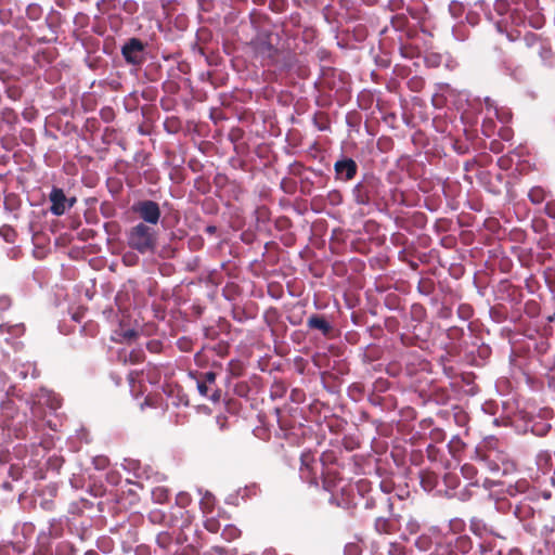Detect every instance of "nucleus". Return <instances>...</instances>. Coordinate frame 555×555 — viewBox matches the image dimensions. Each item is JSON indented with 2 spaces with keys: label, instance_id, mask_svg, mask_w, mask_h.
<instances>
[{
  "label": "nucleus",
  "instance_id": "8fccbe9b",
  "mask_svg": "<svg viewBox=\"0 0 555 555\" xmlns=\"http://www.w3.org/2000/svg\"><path fill=\"white\" fill-rule=\"evenodd\" d=\"M178 346H179L180 350H182V351H189L190 350V341L186 340V339H180L178 341Z\"/></svg>",
  "mask_w": 555,
  "mask_h": 555
},
{
  "label": "nucleus",
  "instance_id": "c03bdc74",
  "mask_svg": "<svg viewBox=\"0 0 555 555\" xmlns=\"http://www.w3.org/2000/svg\"><path fill=\"white\" fill-rule=\"evenodd\" d=\"M503 150L502 143L498 140H493L490 143V151L493 153H501Z\"/></svg>",
  "mask_w": 555,
  "mask_h": 555
},
{
  "label": "nucleus",
  "instance_id": "603ef678",
  "mask_svg": "<svg viewBox=\"0 0 555 555\" xmlns=\"http://www.w3.org/2000/svg\"><path fill=\"white\" fill-rule=\"evenodd\" d=\"M314 35H315V30L314 29H305V31H304V39L306 41L312 40Z\"/></svg>",
  "mask_w": 555,
  "mask_h": 555
},
{
  "label": "nucleus",
  "instance_id": "f257e3e1",
  "mask_svg": "<svg viewBox=\"0 0 555 555\" xmlns=\"http://www.w3.org/2000/svg\"><path fill=\"white\" fill-rule=\"evenodd\" d=\"M126 241L129 248L138 253L153 254L157 248V231L143 222L131 227L126 233Z\"/></svg>",
  "mask_w": 555,
  "mask_h": 555
},
{
  "label": "nucleus",
  "instance_id": "9b49d317",
  "mask_svg": "<svg viewBox=\"0 0 555 555\" xmlns=\"http://www.w3.org/2000/svg\"><path fill=\"white\" fill-rule=\"evenodd\" d=\"M255 50L262 57L274 60L278 55V49L271 42L270 36L264 38H257L255 40Z\"/></svg>",
  "mask_w": 555,
  "mask_h": 555
},
{
  "label": "nucleus",
  "instance_id": "2eb2a0df",
  "mask_svg": "<svg viewBox=\"0 0 555 555\" xmlns=\"http://www.w3.org/2000/svg\"><path fill=\"white\" fill-rule=\"evenodd\" d=\"M546 191L542 186H533L528 193L529 201L534 204H541L546 198Z\"/></svg>",
  "mask_w": 555,
  "mask_h": 555
},
{
  "label": "nucleus",
  "instance_id": "69168bd1",
  "mask_svg": "<svg viewBox=\"0 0 555 555\" xmlns=\"http://www.w3.org/2000/svg\"><path fill=\"white\" fill-rule=\"evenodd\" d=\"M550 428H551V426H550V425H544V428H543V430H542L541 435H543L544 433H546Z\"/></svg>",
  "mask_w": 555,
  "mask_h": 555
},
{
  "label": "nucleus",
  "instance_id": "ea45409f",
  "mask_svg": "<svg viewBox=\"0 0 555 555\" xmlns=\"http://www.w3.org/2000/svg\"><path fill=\"white\" fill-rule=\"evenodd\" d=\"M191 499L188 493H179L177 495V503L181 506H186L190 503Z\"/></svg>",
  "mask_w": 555,
  "mask_h": 555
},
{
  "label": "nucleus",
  "instance_id": "39448f33",
  "mask_svg": "<svg viewBox=\"0 0 555 555\" xmlns=\"http://www.w3.org/2000/svg\"><path fill=\"white\" fill-rule=\"evenodd\" d=\"M216 373L212 371L201 373L196 380L198 392L210 399L212 402H219L221 400V390L216 387Z\"/></svg>",
  "mask_w": 555,
  "mask_h": 555
},
{
  "label": "nucleus",
  "instance_id": "a18cd8bd",
  "mask_svg": "<svg viewBox=\"0 0 555 555\" xmlns=\"http://www.w3.org/2000/svg\"><path fill=\"white\" fill-rule=\"evenodd\" d=\"M249 18L251 24L256 26L262 18H264V16L258 12H253L250 13Z\"/></svg>",
  "mask_w": 555,
  "mask_h": 555
},
{
  "label": "nucleus",
  "instance_id": "4be33fe9",
  "mask_svg": "<svg viewBox=\"0 0 555 555\" xmlns=\"http://www.w3.org/2000/svg\"><path fill=\"white\" fill-rule=\"evenodd\" d=\"M461 473L467 480H473L477 476L478 470L473 464L466 463L461 467Z\"/></svg>",
  "mask_w": 555,
  "mask_h": 555
},
{
  "label": "nucleus",
  "instance_id": "f3484780",
  "mask_svg": "<svg viewBox=\"0 0 555 555\" xmlns=\"http://www.w3.org/2000/svg\"><path fill=\"white\" fill-rule=\"evenodd\" d=\"M417 289L423 295H430L435 289V283L431 279H421L417 285Z\"/></svg>",
  "mask_w": 555,
  "mask_h": 555
},
{
  "label": "nucleus",
  "instance_id": "0e129e2a",
  "mask_svg": "<svg viewBox=\"0 0 555 555\" xmlns=\"http://www.w3.org/2000/svg\"><path fill=\"white\" fill-rule=\"evenodd\" d=\"M3 488H4V489H8V490H11V489H12V487H11V485H10L9 482H4V483H3Z\"/></svg>",
  "mask_w": 555,
  "mask_h": 555
},
{
  "label": "nucleus",
  "instance_id": "f03ea898",
  "mask_svg": "<svg viewBox=\"0 0 555 555\" xmlns=\"http://www.w3.org/2000/svg\"><path fill=\"white\" fill-rule=\"evenodd\" d=\"M383 182L374 175H364L353 186L351 194L356 204L369 206L376 203L382 194Z\"/></svg>",
  "mask_w": 555,
  "mask_h": 555
},
{
  "label": "nucleus",
  "instance_id": "680f3d73",
  "mask_svg": "<svg viewBox=\"0 0 555 555\" xmlns=\"http://www.w3.org/2000/svg\"><path fill=\"white\" fill-rule=\"evenodd\" d=\"M546 320H547L550 323L555 322V313L550 314V315L546 318Z\"/></svg>",
  "mask_w": 555,
  "mask_h": 555
},
{
  "label": "nucleus",
  "instance_id": "49530a36",
  "mask_svg": "<svg viewBox=\"0 0 555 555\" xmlns=\"http://www.w3.org/2000/svg\"><path fill=\"white\" fill-rule=\"evenodd\" d=\"M426 451H427L428 459L431 460V461H435L436 460V453L438 452V449L435 446L429 444L427 447Z\"/></svg>",
  "mask_w": 555,
  "mask_h": 555
},
{
  "label": "nucleus",
  "instance_id": "3c124183",
  "mask_svg": "<svg viewBox=\"0 0 555 555\" xmlns=\"http://www.w3.org/2000/svg\"><path fill=\"white\" fill-rule=\"evenodd\" d=\"M108 464L107 457H99L95 461V467L96 468H104Z\"/></svg>",
  "mask_w": 555,
  "mask_h": 555
},
{
  "label": "nucleus",
  "instance_id": "72a5a7b5",
  "mask_svg": "<svg viewBox=\"0 0 555 555\" xmlns=\"http://www.w3.org/2000/svg\"><path fill=\"white\" fill-rule=\"evenodd\" d=\"M9 475L12 480H20L23 477V469L17 465H11L9 469Z\"/></svg>",
  "mask_w": 555,
  "mask_h": 555
},
{
  "label": "nucleus",
  "instance_id": "7c9ffc66",
  "mask_svg": "<svg viewBox=\"0 0 555 555\" xmlns=\"http://www.w3.org/2000/svg\"><path fill=\"white\" fill-rule=\"evenodd\" d=\"M229 371L233 376H241L243 373V366L240 361L231 360L229 362Z\"/></svg>",
  "mask_w": 555,
  "mask_h": 555
},
{
  "label": "nucleus",
  "instance_id": "6ab92c4d",
  "mask_svg": "<svg viewBox=\"0 0 555 555\" xmlns=\"http://www.w3.org/2000/svg\"><path fill=\"white\" fill-rule=\"evenodd\" d=\"M469 529L475 535L479 538H481L485 531L487 530L486 525L480 519L477 518H473L470 520Z\"/></svg>",
  "mask_w": 555,
  "mask_h": 555
},
{
  "label": "nucleus",
  "instance_id": "a19ab883",
  "mask_svg": "<svg viewBox=\"0 0 555 555\" xmlns=\"http://www.w3.org/2000/svg\"><path fill=\"white\" fill-rule=\"evenodd\" d=\"M139 376H140V373L138 371H131L128 374L127 379H128L129 385L131 386V388H134V384L138 380Z\"/></svg>",
  "mask_w": 555,
  "mask_h": 555
},
{
  "label": "nucleus",
  "instance_id": "f704fd0d",
  "mask_svg": "<svg viewBox=\"0 0 555 555\" xmlns=\"http://www.w3.org/2000/svg\"><path fill=\"white\" fill-rule=\"evenodd\" d=\"M409 87L412 91H420L424 87V80L417 77L412 78L409 81Z\"/></svg>",
  "mask_w": 555,
  "mask_h": 555
},
{
  "label": "nucleus",
  "instance_id": "a211bd4d",
  "mask_svg": "<svg viewBox=\"0 0 555 555\" xmlns=\"http://www.w3.org/2000/svg\"><path fill=\"white\" fill-rule=\"evenodd\" d=\"M156 543L159 547L167 550L172 543V535L167 531H162L156 535Z\"/></svg>",
  "mask_w": 555,
  "mask_h": 555
},
{
  "label": "nucleus",
  "instance_id": "f8f14e48",
  "mask_svg": "<svg viewBox=\"0 0 555 555\" xmlns=\"http://www.w3.org/2000/svg\"><path fill=\"white\" fill-rule=\"evenodd\" d=\"M22 206L21 196L17 193H7L3 198V207L7 211L16 212Z\"/></svg>",
  "mask_w": 555,
  "mask_h": 555
},
{
  "label": "nucleus",
  "instance_id": "de8ad7c7",
  "mask_svg": "<svg viewBox=\"0 0 555 555\" xmlns=\"http://www.w3.org/2000/svg\"><path fill=\"white\" fill-rule=\"evenodd\" d=\"M182 555H198V552L194 546L188 545L184 547Z\"/></svg>",
  "mask_w": 555,
  "mask_h": 555
},
{
  "label": "nucleus",
  "instance_id": "c85d7f7f",
  "mask_svg": "<svg viewBox=\"0 0 555 555\" xmlns=\"http://www.w3.org/2000/svg\"><path fill=\"white\" fill-rule=\"evenodd\" d=\"M146 349L152 353H159L163 350V343L159 339H150Z\"/></svg>",
  "mask_w": 555,
  "mask_h": 555
},
{
  "label": "nucleus",
  "instance_id": "412c9836",
  "mask_svg": "<svg viewBox=\"0 0 555 555\" xmlns=\"http://www.w3.org/2000/svg\"><path fill=\"white\" fill-rule=\"evenodd\" d=\"M240 530L233 526V525H229V526H225L224 529L222 530V538L227 541H232V540H235L236 538L240 537Z\"/></svg>",
  "mask_w": 555,
  "mask_h": 555
},
{
  "label": "nucleus",
  "instance_id": "20e7f679",
  "mask_svg": "<svg viewBox=\"0 0 555 555\" xmlns=\"http://www.w3.org/2000/svg\"><path fill=\"white\" fill-rule=\"evenodd\" d=\"M146 48V43H144L139 38H130L122 47H121V55L124 56L127 64L133 66H140L144 63L145 56L144 51Z\"/></svg>",
  "mask_w": 555,
  "mask_h": 555
},
{
  "label": "nucleus",
  "instance_id": "2f4dec72",
  "mask_svg": "<svg viewBox=\"0 0 555 555\" xmlns=\"http://www.w3.org/2000/svg\"><path fill=\"white\" fill-rule=\"evenodd\" d=\"M0 234L4 237L7 242H13L15 231L10 225H3L0 228Z\"/></svg>",
  "mask_w": 555,
  "mask_h": 555
},
{
  "label": "nucleus",
  "instance_id": "e2e57ef3",
  "mask_svg": "<svg viewBox=\"0 0 555 555\" xmlns=\"http://www.w3.org/2000/svg\"><path fill=\"white\" fill-rule=\"evenodd\" d=\"M85 555H100V554L94 550H89L85 553Z\"/></svg>",
  "mask_w": 555,
  "mask_h": 555
},
{
  "label": "nucleus",
  "instance_id": "5fc2aeb1",
  "mask_svg": "<svg viewBox=\"0 0 555 555\" xmlns=\"http://www.w3.org/2000/svg\"><path fill=\"white\" fill-rule=\"evenodd\" d=\"M480 552L482 555H486L487 552H491V545L489 543H481Z\"/></svg>",
  "mask_w": 555,
  "mask_h": 555
},
{
  "label": "nucleus",
  "instance_id": "0eeeda50",
  "mask_svg": "<svg viewBox=\"0 0 555 555\" xmlns=\"http://www.w3.org/2000/svg\"><path fill=\"white\" fill-rule=\"evenodd\" d=\"M335 179L348 182L354 179L358 173V164L349 157H343L334 164Z\"/></svg>",
  "mask_w": 555,
  "mask_h": 555
},
{
  "label": "nucleus",
  "instance_id": "4c0bfd02",
  "mask_svg": "<svg viewBox=\"0 0 555 555\" xmlns=\"http://www.w3.org/2000/svg\"><path fill=\"white\" fill-rule=\"evenodd\" d=\"M544 212L550 217L555 219V199L548 201L545 204Z\"/></svg>",
  "mask_w": 555,
  "mask_h": 555
},
{
  "label": "nucleus",
  "instance_id": "338daca9",
  "mask_svg": "<svg viewBox=\"0 0 555 555\" xmlns=\"http://www.w3.org/2000/svg\"><path fill=\"white\" fill-rule=\"evenodd\" d=\"M486 103H487V106H488V109L490 108V106H492V103L489 99L486 100Z\"/></svg>",
  "mask_w": 555,
  "mask_h": 555
},
{
  "label": "nucleus",
  "instance_id": "bf43d9fd",
  "mask_svg": "<svg viewBox=\"0 0 555 555\" xmlns=\"http://www.w3.org/2000/svg\"><path fill=\"white\" fill-rule=\"evenodd\" d=\"M75 203H76V198L75 197L67 198V203H66L67 208L73 207L75 205Z\"/></svg>",
  "mask_w": 555,
  "mask_h": 555
},
{
  "label": "nucleus",
  "instance_id": "473e14b6",
  "mask_svg": "<svg viewBox=\"0 0 555 555\" xmlns=\"http://www.w3.org/2000/svg\"><path fill=\"white\" fill-rule=\"evenodd\" d=\"M494 114H495L496 118L503 124L508 122L512 118V114L509 112L500 111L498 107H494Z\"/></svg>",
  "mask_w": 555,
  "mask_h": 555
},
{
  "label": "nucleus",
  "instance_id": "13d9d810",
  "mask_svg": "<svg viewBox=\"0 0 555 555\" xmlns=\"http://www.w3.org/2000/svg\"><path fill=\"white\" fill-rule=\"evenodd\" d=\"M450 313H451V310H450L449 308H443V309H441V311H440V315H441V317H444V318L449 317V315H450Z\"/></svg>",
  "mask_w": 555,
  "mask_h": 555
},
{
  "label": "nucleus",
  "instance_id": "a878e982",
  "mask_svg": "<svg viewBox=\"0 0 555 555\" xmlns=\"http://www.w3.org/2000/svg\"><path fill=\"white\" fill-rule=\"evenodd\" d=\"M105 480L112 486H118L121 481V475L118 470L111 469L106 473Z\"/></svg>",
  "mask_w": 555,
  "mask_h": 555
},
{
  "label": "nucleus",
  "instance_id": "052dcab7",
  "mask_svg": "<svg viewBox=\"0 0 555 555\" xmlns=\"http://www.w3.org/2000/svg\"><path fill=\"white\" fill-rule=\"evenodd\" d=\"M396 20L402 22V24L405 22V17L403 15H397ZM395 22V17H392V23Z\"/></svg>",
  "mask_w": 555,
  "mask_h": 555
},
{
  "label": "nucleus",
  "instance_id": "58836bf2",
  "mask_svg": "<svg viewBox=\"0 0 555 555\" xmlns=\"http://www.w3.org/2000/svg\"><path fill=\"white\" fill-rule=\"evenodd\" d=\"M404 1L403 0H389L388 8L390 11H399L403 9Z\"/></svg>",
  "mask_w": 555,
  "mask_h": 555
},
{
  "label": "nucleus",
  "instance_id": "09e8293b",
  "mask_svg": "<svg viewBox=\"0 0 555 555\" xmlns=\"http://www.w3.org/2000/svg\"><path fill=\"white\" fill-rule=\"evenodd\" d=\"M122 336L125 339L130 340L135 338L138 336V333L134 330H127L124 332Z\"/></svg>",
  "mask_w": 555,
  "mask_h": 555
},
{
  "label": "nucleus",
  "instance_id": "393cba45",
  "mask_svg": "<svg viewBox=\"0 0 555 555\" xmlns=\"http://www.w3.org/2000/svg\"><path fill=\"white\" fill-rule=\"evenodd\" d=\"M204 528L211 533H217L220 530V522L217 518L210 517L204 521Z\"/></svg>",
  "mask_w": 555,
  "mask_h": 555
},
{
  "label": "nucleus",
  "instance_id": "ddd939ff",
  "mask_svg": "<svg viewBox=\"0 0 555 555\" xmlns=\"http://www.w3.org/2000/svg\"><path fill=\"white\" fill-rule=\"evenodd\" d=\"M421 486L426 491H431L438 483V476L430 470H422L420 473Z\"/></svg>",
  "mask_w": 555,
  "mask_h": 555
},
{
  "label": "nucleus",
  "instance_id": "b1692460",
  "mask_svg": "<svg viewBox=\"0 0 555 555\" xmlns=\"http://www.w3.org/2000/svg\"><path fill=\"white\" fill-rule=\"evenodd\" d=\"M153 496L158 503H164L168 501V490L165 487H157L153 490Z\"/></svg>",
  "mask_w": 555,
  "mask_h": 555
},
{
  "label": "nucleus",
  "instance_id": "e433bc0d",
  "mask_svg": "<svg viewBox=\"0 0 555 555\" xmlns=\"http://www.w3.org/2000/svg\"><path fill=\"white\" fill-rule=\"evenodd\" d=\"M499 135L502 140L504 141H509L513 137V131L511 128L506 127V126H503L501 127V129L499 130Z\"/></svg>",
  "mask_w": 555,
  "mask_h": 555
},
{
  "label": "nucleus",
  "instance_id": "4d7b16f0",
  "mask_svg": "<svg viewBox=\"0 0 555 555\" xmlns=\"http://www.w3.org/2000/svg\"><path fill=\"white\" fill-rule=\"evenodd\" d=\"M205 232L207 234L214 235L217 232V227L216 225H207L205 228Z\"/></svg>",
  "mask_w": 555,
  "mask_h": 555
},
{
  "label": "nucleus",
  "instance_id": "864d4df0",
  "mask_svg": "<svg viewBox=\"0 0 555 555\" xmlns=\"http://www.w3.org/2000/svg\"><path fill=\"white\" fill-rule=\"evenodd\" d=\"M217 352L219 356L224 357L228 353V346L219 344L217 347Z\"/></svg>",
  "mask_w": 555,
  "mask_h": 555
},
{
  "label": "nucleus",
  "instance_id": "bb28decb",
  "mask_svg": "<svg viewBox=\"0 0 555 555\" xmlns=\"http://www.w3.org/2000/svg\"><path fill=\"white\" fill-rule=\"evenodd\" d=\"M456 547L459 550H461L463 553H466L469 550H472V541H470L469 537L462 535V537L457 538Z\"/></svg>",
  "mask_w": 555,
  "mask_h": 555
},
{
  "label": "nucleus",
  "instance_id": "5701e85b",
  "mask_svg": "<svg viewBox=\"0 0 555 555\" xmlns=\"http://www.w3.org/2000/svg\"><path fill=\"white\" fill-rule=\"evenodd\" d=\"M420 529V521L415 517L410 516L405 522V531H408L409 534H416Z\"/></svg>",
  "mask_w": 555,
  "mask_h": 555
},
{
  "label": "nucleus",
  "instance_id": "c9c22d12",
  "mask_svg": "<svg viewBox=\"0 0 555 555\" xmlns=\"http://www.w3.org/2000/svg\"><path fill=\"white\" fill-rule=\"evenodd\" d=\"M444 483L449 487V488H456L457 487V483H459V479L456 477V475H453V474H446L444 475Z\"/></svg>",
  "mask_w": 555,
  "mask_h": 555
},
{
  "label": "nucleus",
  "instance_id": "dca6fc26",
  "mask_svg": "<svg viewBox=\"0 0 555 555\" xmlns=\"http://www.w3.org/2000/svg\"><path fill=\"white\" fill-rule=\"evenodd\" d=\"M43 14L42 8L37 3H30L26 8V16L30 21H39Z\"/></svg>",
  "mask_w": 555,
  "mask_h": 555
},
{
  "label": "nucleus",
  "instance_id": "423d86ee",
  "mask_svg": "<svg viewBox=\"0 0 555 555\" xmlns=\"http://www.w3.org/2000/svg\"><path fill=\"white\" fill-rule=\"evenodd\" d=\"M388 507L390 512L389 517H377L374 520V530L378 534L391 535L397 533L401 527V515L395 514L392 512L393 505L390 499H388Z\"/></svg>",
  "mask_w": 555,
  "mask_h": 555
},
{
  "label": "nucleus",
  "instance_id": "9d476101",
  "mask_svg": "<svg viewBox=\"0 0 555 555\" xmlns=\"http://www.w3.org/2000/svg\"><path fill=\"white\" fill-rule=\"evenodd\" d=\"M301 467H300V476L307 482L313 486H318V477L313 472L314 459L310 453H304L300 456Z\"/></svg>",
  "mask_w": 555,
  "mask_h": 555
},
{
  "label": "nucleus",
  "instance_id": "4468645a",
  "mask_svg": "<svg viewBox=\"0 0 555 555\" xmlns=\"http://www.w3.org/2000/svg\"><path fill=\"white\" fill-rule=\"evenodd\" d=\"M145 359V353L141 349H132L131 351L125 353L124 363L138 364L142 363Z\"/></svg>",
  "mask_w": 555,
  "mask_h": 555
},
{
  "label": "nucleus",
  "instance_id": "6e6d98bb",
  "mask_svg": "<svg viewBox=\"0 0 555 555\" xmlns=\"http://www.w3.org/2000/svg\"><path fill=\"white\" fill-rule=\"evenodd\" d=\"M137 257L134 255H125L124 256V262L128 266L132 264L133 263V259H135Z\"/></svg>",
  "mask_w": 555,
  "mask_h": 555
},
{
  "label": "nucleus",
  "instance_id": "37998d69",
  "mask_svg": "<svg viewBox=\"0 0 555 555\" xmlns=\"http://www.w3.org/2000/svg\"><path fill=\"white\" fill-rule=\"evenodd\" d=\"M410 15L414 18V20H423V9H411L409 8L408 9Z\"/></svg>",
  "mask_w": 555,
  "mask_h": 555
},
{
  "label": "nucleus",
  "instance_id": "aec40b11",
  "mask_svg": "<svg viewBox=\"0 0 555 555\" xmlns=\"http://www.w3.org/2000/svg\"><path fill=\"white\" fill-rule=\"evenodd\" d=\"M464 447L465 443L459 437H453L449 442V450L453 457H455L457 453L462 452Z\"/></svg>",
  "mask_w": 555,
  "mask_h": 555
},
{
  "label": "nucleus",
  "instance_id": "c756f323",
  "mask_svg": "<svg viewBox=\"0 0 555 555\" xmlns=\"http://www.w3.org/2000/svg\"><path fill=\"white\" fill-rule=\"evenodd\" d=\"M46 404L52 410H57L62 405V400L56 395H49Z\"/></svg>",
  "mask_w": 555,
  "mask_h": 555
},
{
  "label": "nucleus",
  "instance_id": "1a4fd4ad",
  "mask_svg": "<svg viewBox=\"0 0 555 555\" xmlns=\"http://www.w3.org/2000/svg\"><path fill=\"white\" fill-rule=\"evenodd\" d=\"M49 199L51 202L50 211L52 215L62 216L65 214L67 209V197L62 189L53 188L49 195Z\"/></svg>",
  "mask_w": 555,
  "mask_h": 555
},
{
  "label": "nucleus",
  "instance_id": "6e6552de",
  "mask_svg": "<svg viewBox=\"0 0 555 555\" xmlns=\"http://www.w3.org/2000/svg\"><path fill=\"white\" fill-rule=\"evenodd\" d=\"M307 327L319 331L325 338H333L335 334L334 326L323 314H311L307 320Z\"/></svg>",
  "mask_w": 555,
  "mask_h": 555
},
{
  "label": "nucleus",
  "instance_id": "7ed1b4c3",
  "mask_svg": "<svg viewBox=\"0 0 555 555\" xmlns=\"http://www.w3.org/2000/svg\"><path fill=\"white\" fill-rule=\"evenodd\" d=\"M132 211L139 216L141 222L151 227L159 222L162 211L158 203L152 199H143L134 203L131 207Z\"/></svg>",
  "mask_w": 555,
  "mask_h": 555
},
{
  "label": "nucleus",
  "instance_id": "79ce46f5",
  "mask_svg": "<svg viewBox=\"0 0 555 555\" xmlns=\"http://www.w3.org/2000/svg\"><path fill=\"white\" fill-rule=\"evenodd\" d=\"M164 515L159 511H154L150 514V520L154 524L162 522Z\"/></svg>",
  "mask_w": 555,
  "mask_h": 555
},
{
  "label": "nucleus",
  "instance_id": "774afa93",
  "mask_svg": "<svg viewBox=\"0 0 555 555\" xmlns=\"http://www.w3.org/2000/svg\"><path fill=\"white\" fill-rule=\"evenodd\" d=\"M487 127H488V124L485 121L483 125H482V128H483V132H486L487 130Z\"/></svg>",
  "mask_w": 555,
  "mask_h": 555
},
{
  "label": "nucleus",
  "instance_id": "cd10ccee",
  "mask_svg": "<svg viewBox=\"0 0 555 555\" xmlns=\"http://www.w3.org/2000/svg\"><path fill=\"white\" fill-rule=\"evenodd\" d=\"M524 42L527 48H532L540 43V37L531 31H528L524 36Z\"/></svg>",
  "mask_w": 555,
  "mask_h": 555
}]
</instances>
